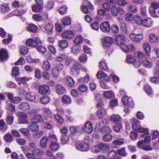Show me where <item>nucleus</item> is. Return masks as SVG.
Wrapping results in <instances>:
<instances>
[{"instance_id": "obj_1", "label": "nucleus", "mask_w": 159, "mask_h": 159, "mask_svg": "<svg viewBox=\"0 0 159 159\" xmlns=\"http://www.w3.org/2000/svg\"><path fill=\"white\" fill-rule=\"evenodd\" d=\"M116 44L120 46L122 50L125 53L132 52L134 51V47L133 44L128 46L125 44V40H116Z\"/></svg>"}, {"instance_id": "obj_2", "label": "nucleus", "mask_w": 159, "mask_h": 159, "mask_svg": "<svg viewBox=\"0 0 159 159\" xmlns=\"http://www.w3.org/2000/svg\"><path fill=\"white\" fill-rule=\"evenodd\" d=\"M132 129L135 131L141 133H146L148 131V129L141 127L139 121L135 118H132Z\"/></svg>"}, {"instance_id": "obj_3", "label": "nucleus", "mask_w": 159, "mask_h": 159, "mask_svg": "<svg viewBox=\"0 0 159 159\" xmlns=\"http://www.w3.org/2000/svg\"><path fill=\"white\" fill-rule=\"evenodd\" d=\"M76 149L82 152H87L90 148L89 144L87 143L83 142L77 144L76 145Z\"/></svg>"}, {"instance_id": "obj_4", "label": "nucleus", "mask_w": 159, "mask_h": 159, "mask_svg": "<svg viewBox=\"0 0 159 159\" xmlns=\"http://www.w3.org/2000/svg\"><path fill=\"white\" fill-rule=\"evenodd\" d=\"M38 92L39 94L42 95L50 94V91L49 86L46 84L40 85L38 88Z\"/></svg>"}, {"instance_id": "obj_5", "label": "nucleus", "mask_w": 159, "mask_h": 159, "mask_svg": "<svg viewBox=\"0 0 159 159\" xmlns=\"http://www.w3.org/2000/svg\"><path fill=\"white\" fill-rule=\"evenodd\" d=\"M93 129L92 123L88 121L85 124V125L82 128L81 127V132H84L90 134L92 132Z\"/></svg>"}, {"instance_id": "obj_6", "label": "nucleus", "mask_w": 159, "mask_h": 159, "mask_svg": "<svg viewBox=\"0 0 159 159\" xmlns=\"http://www.w3.org/2000/svg\"><path fill=\"white\" fill-rule=\"evenodd\" d=\"M47 118H45L44 120L43 118L40 115H35L31 119L32 122L35 123H43L46 122Z\"/></svg>"}, {"instance_id": "obj_7", "label": "nucleus", "mask_w": 159, "mask_h": 159, "mask_svg": "<svg viewBox=\"0 0 159 159\" xmlns=\"http://www.w3.org/2000/svg\"><path fill=\"white\" fill-rule=\"evenodd\" d=\"M123 104L125 106L129 107H133L134 104L131 98H129L127 96L124 97L122 99Z\"/></svg>"}, {"instance_id": "obj_8", "label": "nucleus", "mask_w": 159, "mask_h": 159, "mask_svg": "<svg viewBox=\"0 0 159 159\" xmlns=\"http://www.w3.org/2000/svg\"><path fill=\"white\" fill-rule=\"evenodd\" d=\"M74 43L76 44L74 45L71 48V51L75 54H77L80 51V47L79 45L82 43L83 40H74Z\"/></svg>"}, {"instance_id": "obj_9", "label": "nucleus", "mask_w": 159, "mask_h": 159, "mask_svg": "<svg viewBox=\"0 0 159 159\" xmlns=\"http://www.w3.org/2000/svg\"><path fill=\"white\" fill-rule=\"evenodd\" d=\"M81 65L78 62H76L71 69L70 74L76 76L79 74L80 68Z\"/></svg>"}, {"instance_id": "obj_10", "label": "nucleus", "mask_w": 159, "mask_h": 159, "mask_svg": "<svg viewBox=\"0 0 159 159\" xmlns=\"http://www.w3.org/2000/svg\"><path fill=\"white\" fill-rule=\"evenodd\" d=\"M84 3L85 5L81 6V10L84 13H89V11L87 8V7L89 8L90 9H93V6L87 0H85L84 1Z\"/></svg>"}, {"instance_id": "obj_11", "label": "nucleus", "mask_w": 159, "mask_h": 159, "mask_svg": "<svg viewBox=\"0 0 159 159\" xmlns=\"http://www.w3.org/2000/svg\"><path fill=\"white\" fill-rule=\"evenodd\" d=\"M100 26L101 30L103 32L107 33L110 31L111 27L108 21H105L102 23Z\"/></svg>"}, {"instance_id": "obj_12", "label": "nucleus", "mask_w": 159, "mask_h": 159, "mask_svg": "<svg viewBox=\"0 0 159 159\" xmlns=\"http://www.w3.org/2000/svg\"><path fill=\"white\" fill-rule=\"evenodd\" d=\"M41 43L40 40H26L25 42L27 46L33 47H36Z\"/></svg>"}, {"instance_id": "obj_13", "label": "nucleus", "mask_w": 159, "mask_h": 159, "mask_svg": "<svg viewBox=\"0 0 159 159\" xmlns=\"http://www.w3.org/2000/svg\"><path fill=\"white\" fill-rule=\"evenodd\" d=\"M61 35L64 39H71L74 37V34L73 32L68 30L62 33Z\"/></svg>"}, {"instance_id": "obj_14", "label": "nucleus", "mask_w": 159, "mask_h": 159, "mask_svg": "<svg viewBox=\"0 0 159 159\" xmlns=\"http://www.w3.org/2000/svg\"><path fill=\"white\" fill-rule=\"evenodd\" d=\"M26 99L29 101L36 103V96L33 93H27L25 95Z\"/></svg>"}, {"instance_id": "obj_15", "label": "nucleus", "mask_w": 159, "mask_h": 159, "mask_svg": "<svg viewBox=\"0 0 159 159\" xmlns=\"http://www.w3.org/2000/svg\"><path fill=\"white\" fill-rule=\"evenodd\" d=\"M152 20L150 18H148L143 20L141 25L144 27L150 28L152 26Z\"/></svg>"}, {"instance_id": "obj_16", "label": "nucleus", "mask_w": 159, "mask_h": 159, "mask_svg": "<svg viewBox=\"0 0 159 159\" xmlns=\"http://www.w3.org/2000/svg\"><path fill=\"white\" fill-rule=\"evenodd\" d=\"M129 37L131 40H142L143 38V35L142 34L132 33L129 34Z\"/></svg>"}, {"instance_id": "obj_17", "label": "nucleus", "mask_w": 159, "mask_h": 159, "mask_svg": "<svg viewBox=\"0 0 159 159\" xmlns=\"http://www.w3.org/2000/svg\"><path fill=\"white\" fill-rule=\"evenodd\" d=\"M107 113V110L104 108L98 109L96 113L97 116L100 119H101Z\"/></svg>"}, {"instance_id": "obj_18", "label": "nucleus", "mask_w": 159, "mask_h": 159, "mask_svg": "<svg viewBox=\"0 0 159 159\" xmlns=\"http://www.w3.org/2000/svg\"><path fill=\"white\" fill-rule=\"evenodd\" d=\"M110 119L113 122H118L122 120V117L119 115L113 114L110 116Z\"/></svg>"}, {"instance_id": "obj_19", "label": "nucleus", "mask_w": 159, "mask_h": 159, "mask_svg": "<svg viewBox=\"0 0 159 159\" xmlns=\"http://www.w3.org/2000/svg\"><path fill=\"white\" fill-rule=\"evenodd\" d=\"M38 27L33 24H30L27 27L28 31L34 33L38 31Z\"/></svg>"}, {"instance_id": "obj_20", "label": "nucleus", "mask_w": 159, "mask_h": 159, "mask_svg": "<svg viewBox=\"0 0 159 159\" xmlns=\"http://www.w3.org/2000/svg\"><path fill=\"white\" fill-rule=\"evenodd\" d=\"M54 118L57 123L60 125H61L64 122V118L59 114L55 115L54 116Z\"/></svg>"}, {"instance_id": "obj_21", "label": "nucleus", "mask_w": 159, "mask_h": 159, "mask_svg": "<svg viewBox=\"0 0 159 159\" xmlns=\"http://www.w3.org/2000/svg\"><path fill=\"white\" fill-rule=\"evenodd\" d=\"M66 83L68 86L71 87H74L75 81L73 78L69 76H67L66 77Z\"/></svg>"}, {"instance_id": "obj_22", "label": "nucleus", "mask_w": 159, "mask_h": 159, "mask_svg": "<svg viewBox=\"0 0 159 159\" xmlns=\"http://www.w3.org/2000/svg\"><path fill=\"white\" fill-rule=\"evenodd\" d=\"M62 102L65 104H69L71 103L72 100L70 97L67 95H64L61 99Z\"/></svg>"}, {"instance_id": "obj_23", "label": "nucleus", "mask_w": 159, "mask_h": 159, "mask_svg": "<svg viewBox=\"0 0 159 159\" xmlns=\"http://www.w3.org/2000/svg\"><path fill=\"white\" fill-rule=\"evenodd\" d=\"M56 91L59 94L64 93L66 91V89L62 85H58L56 86Z\"/></svg>"}, {"instance_id": "obj_24", "label": "nucleus", "mask_w": 159, "mask_h": 159, "mask_svg": "<svg viewBox=\"0 0 159 159\" xmlns=\"http://www.w3.org/2000/svg\"><path fill=\"white\" fill-rule=\"evenodd\" d=\"M8 57L7 52L4 49L0 51V60L2 61L7 58Z\"/></svg>"}, {"instance_id": "obj_25", "label": "nucleus", "mask_w": 159, "mask_h": 159, "mask_svg": "<svg viewBox=\"0 0 159 159\" xmlns=\"http://www.w3.org/2000/svg\"><path fill=\"white\" fill-rule=\"evenodd\" d=\"M99 147L100 150L108 152L109 150L110 146L108 144L103 143H101L99 144Z\"/></svg>"}, {"instance_id": "obj_26", "label": "nucleus", "mask_w": 159, "mask_h": 159, "mask_svg": "<svg viewBox=\"0 0 159 159\" xmlns=\"http://www.w3.org/2000/svg\"><path fill=\"white\" fill-rule=\"evenodd\" d=\"M59 144L57 141L51 143L50 145V149L53 151H57L59 149Z\"/></svg>"}, {"instance_id": "obj_27", "label": "nucleus", "mask_w": 159, "mask_h": 159, "mask_svg": "<svg viewBox=\"0 0 159 159\" xmlns=\"http://www.w3.org/2000/svg\"><path fill=\"white\" fill-rule=\"evenodd\" d=\"M103 96L108 99H110L115 97L114 93L110 91H106L103 93Z\"/></svg>"}, {"instance_id": "obj_28", "label": "nucleus", "mask_w": 159, "mask_h": 159, "mask_svg": "<svg viewBox=\"0 0 159 159\" xmlns=\"http://www.w3.org/2000/svg\"><path fill=\"white\" fill-rule=\"evenodd\" d=\"M48 141V139L46 137L43 136V137L40 141V145L42 148H45L46 147Z\"/></svg>"}, {"instance_id": "obj_29", "label": "nucleus", "mask_w": 159, "mask_h": 159, "mask_svg": "<svg viewBox=\"0 0 159 159\" xmlns=\"http://www.w3.org/2000/svg\"><path fill=\"white\" fill-rule=\"evenodd\" d=\"M58 45L61 49H64L67 48L68 43L66 40H60Z\"/></svg>"}, {"instance_id": "obj_30", "label": "nucleus", "mask_w": 159, "mask_h": 159, "mask_svg": "<svg viewBox=\"0 0 159 159\" xmlns=\"http://www.w3.org/2000/svg\"><path fill=\"white\" fill-rule=\"evenodd\" d=\"M19 108L23 111H26L30 108V106L27 102L21 103L19 106Z\"/></svg>"}, {"instance_id": "obj_31", "label": "nucleus", "mask_w": 159, "mask_h": 159, "mask_svg": "<svg viewBox=\"0 0 159 159\" xmlns=\"http://www.w3.org/2000/svg\"><path fill=\"white\" fill-rule=\"evenodd\" d=\"M70 131L72 133H81V127L79 126L71 127L70 129Z\"/></svg>"}, {"instance_id": "obj_32", "label": "nucleus", "mask_w": 159, "mask_h": 159, "mask_svg": "<svg viewBox=\"0 0 159 159\" xmlns=\"http://www.w3.org/2000/svg\"><path fill=\"white\" fill-rule=\"evenodd\" d=\"M32 9L33 11L36 12H39L42 10L43 7L41 5L38 4L37 5L32 6Z\"/></svg>"}, {"instance_id": "obj_33", "label": "nucleus", "mask_w": 159, "mask_h": 159, "mask_svg": "<svg viewBox=\"0 0 159 159\" xmlns=\"http://www.w3.org/2000/svg\"><path fill=\"white\" fill-rule=\"evenodd\" d=\"M28 128L32 131H37L39 129V126L36 123L33 122L28 126Z\"/></svg>"}, {"instance_id": "obj_34", "label": "nucleus", "mask_w": 159, "mask_h": 159, "mask_svg": "<svg viewBox=\"0 0 159 159\" xmlns=\"http://www.w3.org/2000/svg\"><path fill=\"white\" fill-rule=\"evenodd\" d=\"M144 89L146 93L148 95L152 94L153 91L151 87L148 84H146L144 87Z\"/></svg>"}, {"instance_id": "obj_35", "label": "nucleus", "mask_w": 159, "mask_h": 159, "mask_svg": "<svg viewBox=\"0 0 159 159\" xmlns=\"http://www.w3.org/2000/svg\"><path fill=\"white\" fill-rule=\"evenodd\" d=\"M7 126L3 120H0V130L3 132H4L7 129Z\"/></svg>"}, {"instance_id": "obj_36", "label": "nucleus", "mask_w": 159, "mask_h": 159, "mask_svg": "<svg viewBox=\"0 0 159 159\" xmlns=\"http://www.w3.org/2000/svg\"><path fill=\"white\" fill-rule=\"evenodd\" d=\"M143 46L147 55L149 56L151 53V48L149 44L147 43H145Z\"/></svg>"}, {"instance_id": "obj_37", "label": "nucleus", "mask_w": 159, "mask_h": 159, "mask_svg": "<svg viewBox=\"0 0 159 159\" xmlns=\"http://www.w3.org/2000/svg\"><path fill=\"white\" fill-rule=\"evenodd\" d=\"M17 80L19 85L21 84H26L27 81L29 80L28 78L24 77L17 78Z\"/></svg>"}, {"instance_id": "obj_38", "label": "nucleus", "mask_w": 159, "mask_h": 159, "mask_svg": "<svg viewBox=\"0 0 159 159\" xmlns=\"http://www.w3.org/2000/svg\"><path fill=\"white\" fill-rule=\"evenodd\" d=\"M62 21L64 25H70L71 24V19L69 16H65L63 18Z\"/></svg>"}, {"instance_id": "obj_39", "label": "nucleus", "mask_w": 159, "mask_h": 159, "mask_svg": "<svg viewBox=\"0 0 159 159\" xmlns=\"http://www.w3.org/2000/svg\"><path fill=\"white\" fill-rule=\"evenodd\" d=\"M125 142L123 138H120L113 141L112 143L114 146L120 145L123 144Z\"/></svg>"}, {"instance_id": "obj_40", "label": "nucleus", "mask_w": 159, "mask_h": 159, "mask_svg": "<svg viewBox=\"0 0 159 159\" xmlns=\"http://www.w3.org/2000/svg\"><path fill=\"white\" fill-rule=\"evenodd\" d=\"M101 132L102 134H105L106 133H110L112 132V130L111 128L108 126H105L102 128L100 129Z\"/></svg>"}, {"instance_id": "obj_41", "label": "nucleus", "mask_w": 159, "mask_h": 159, "mask_svg": "<svg viewBox=\"0 0 159 159\" xmlns=\"http://www.w3.org/2000/svg\"><path fill=\"white\" fill-rule=\"evenodd\" d=\"M108 123L107 120L106 119L101 120L99 122L96 124L97 127L98 128L107 125Z\"/></svg>"}, {"instance_id": "obj_42", "label": "nucleus", "mask_w": 159, "mask_h": 159, "mask_svg": "<svg viewBox=\"0 0 159 159\" xmlns=\"http://www.w3.org/2000/svg\"><path fill=\"white\" fill-rule=\"evenodd\" d=\"M113 138V136L111 134H107L104 135L102 137L103 140L105 142L111 141Z\"/></svg>"}, {"instance_id": "obj_43", "label": "nucleus", "mask_w": 159, "mask_h": 159, "mask_svg": "<svg viewBox=\"0 0 159 159\" xmlns=\"http://www.w3.org/2000/svg\"><path fill=\"white\" fill-rule=\"evenodd\" d=\"M53 28V25L50 23H48L46 24L44 27V29L48 33H50L52 32Z\"/></svg>"}, {"instance_id": "obj_44", "label": "nucleus", "mask_w": 159, "mask_h": 159, "mask_svg": "<svg viewBox=\"0 0 159 159\" xmlns=\"http://www.w3.org/2000/svg\"><path fill=\"white\" fill-rule=\"evenodd\" d=\"M134 16L132 13L129 12L125 14V19L127 21L132 20L134 19Z\"/></svg>"}, {"instance_id": "obj_45", "label": "nucleus", "mask_w": 159, "mask_h": 159, "mask_svg": "<svg viewBox=\"0 0 159 159\" xmlns=\"http://www.w3.org/2000/svg\"><path fill=\"white\" fill-rule=\"evenodd\" d=\"M142 63L144 66L148 68H150L153 66L152 63L148 60H142Z\"/></svg>"}, {"instance_id": "obj_46", "label": "nucleus", "mask_w": 159, "mask_h": 159, "mask_svg": "<svg viewBox=\"0 0 159 159\" xmlns=\"http://www.w3.org/2000/svg\"><path fill=\"white\" fill-rule=\"evenodd\" d=\"M29 50L27 47L26 46H21L20 48V52L22 55H25L28 52Z\"/></svg>"}, {"instance_id": "obj_47", "label": "nucleus", "mask_w": 159, "mask_h": 159, "mask_svg": "<svg viewBox=\"0 0 159 159\" xmlns=\"http://www.w3.org/2000/svg\"><path fill=\"white\" fill-rule=\"evenodd\" d=\"M44 115L48 118H51L53 116L51 110L48 108H45L44 109Z\"/></svg>"}, {"instance_id": "obj_48", "label": "nucleus", "mask_w": 159, "mask_h": 159, "mask_svg": "<svg viewBox=\"0 0 159 159\" xmlns=\"http://www.w3.org/2000/svg\"><path fill=\"white\" fill-rule=\"evenodd\" d=\"M9 7L6 4H2L0 7V11L2 13H5L9 10Z\"/></svg>"}, {"instance_id": "obj_49", "label": "nucleus", "mask_w": 159, "mask_h": 159, "mask_svg": "<svg viewBox=\"0 0 159 159\" xmlns=\"http://www.w3.org/2000/svg\"><path fill=\"white\" fill-rule=\"evenodd\" d=\"M42 67L45 70H49L51 68V66L49 61L47 60L44 61L43 62Z\"/></svg>"}, {"instance_id": "obj_50", "label": "nucleus", "mask_w": 159, "mask_h": 159, "mask_svg": "<svg viewBox=\"0 0 159 159\" xmlns=\"http://www.w3.org/2000/svg\"><path fill=\"white\" fill-rule=\"evenodd\" d=\"M113 40H102V43L103 48H107L110 46L113 43Z\"/></svg>"}, {"instance_id": "obj_51", "label": "nucleus", "mask_w": 159, "mask_h": 159, "mask_svg": "<svg viewBox=\"0 0 159 159\" xmlns=\"http://www.w3.org/2000/svg\"><path fill=\"white\" fill-rule=\"evenodd\" d=\"M149 11L151 16L153 17L156 18L159 16V15L156 13V10L152 7H149Z\"/></svg>"}, {"instance_id": "obj_52", "label": "nucleus", "mask_w": 159, "mask_h": 159, "mask_svg": "<svg viewBox=\"0 0 159 159\" xmlns=\"http://www.w3.org/2000/svg\"><path fill=\"white\" fill-rule=\"evenodd\" d=\"M7 109L10 112H13L15 111V107L12 103H9L6 107Z\"/></svg>"}, {"instance_id": "obj_53", "label": "nucleus", "mask_w": 159, "mask_h": 159, "mask_svg": "<svg viewBox=\"0 0 159 159\" xmlns=\"http://www.w3.org/2000/svg\"><path fill=\"white\" fill-rule=\"evenodd\" d=\"M128 9L129 11L133 13H136L138 11L137 7L134 5L129 6L128 7Z\"/></svg>"}, {"instance_id": "obj_54", "label": "nucleus", "mask_w": 159, "mask_h": 159, "mask_svg": "<svg viewBox=\"0 0 159 159\" xmlns=\"http://www.w3.org/2000/svg\"><path fill=\"white\" fill-rule=\"evenodd\" d=\"M118 154L123 157H125L127 155L126 152L125 148H122L118 151Z\"/></svg>"}, {"instance_id": "obj_55", "label": "nucleus", "mask_w": 159, "mask_h": 159, "mask_svg": "<svg viewBox=\"0 0 159 159\" xmlns=\"http://www.w3.org/2000/svg\"><path fill=\"white\" fill-rule=\"evenodd\" d=\"M69 137L66 135H62L61 136V142L63 144H66L69 141Z\"/></svg>"}, {"instance_id": "obj_56", "label": "nucleus", "mask_w": 159, "mask_h": 159, "mask_svg": "<svg viewBox=\"0 0 159 159\" xmlns=\"http://www.w3.org/2000/svg\"><path fill=\"white\" fill-rule=\"evenodd\" d=\"M65 64L68 66L73 61V59L71 57H68L67 55H66V57H65Z\"/></svg>"}, {"instance_id": "obj_57", "label": "nucleus", "mask_w": 159, "mask_h": 159, "mask_svg": "<svg viewBox=\"0 0 159 159\" xmlns=\"http://www.w3.org/2000/svg\"><path fill=\"white\" fill-rule=\"evenodd\" d=\"M118 105V100L117 99H113L111 100L109 103V106L111 108L117 106Z\"/></svg>"}, {"instance_id": "obj_58", "label": "nucleus", "mask_w": 159, "mask_h": 159, "mask_svg": "<svg viewBox=\"0 0 159 159\" xmlns=\"http://www.w3.org/2000/svg\"><path fill=\"white\" fill-rule=\"evenodd\" d=\"M33 153L36 156H41L43 154L44 152L43 150L37 149L32 151Z\"/></svg>"}, {"instance_id": "obj_59", "label": "nucleus", "mask_w": 159, "mask_h": 159, "mask_svg": "<svg viewBox=\"0 0 159 159\" xmlns=\"http://www.w3.org/2000/svg\"><path fill=\"white\" fill-rule=\"evenodd\" d=\"M134 19L136 24L139 25H141L143 20L138 15H136L134 16Z\"/></svg>"}, {"instance_id": "obj_60", "label": "nucleus", "mask_w": 159, "mask_h": 159, "mask_svg": "<svg viewBox=\"0 0 159 159\" xmlns=\"http://www.w3.org/2000/svg\"><path fill=\"white\" fill-rule=\"evenodd\" d=\"M111 13L113 16H116L118 14V8L115 6L112 7L111 9Z\"/></svg>"}, {"instance_id": "obj_61", "label": "nucleus", "mask_w": 159, "mask_h": 159, "mask_svg": "<svg viewBox=\"0 0 159 159\" xmlns=\"http://www.w3.org/2000/svg\"><path fill=\"white\" fill-rule=\"evenodd\" d=\"M78 89L80 92L84 93L87 90L88 88L85 85L82 84L79 86Z\"/></svg>"}, {"instance_id": "obj_62", "label": "nucleus", "mask_w": 159, "mask_h": 159, "mask_svg": "<svg viewBox=\"0 0 159 159\" xmlns=\"http://www.w3.org/2000/svg\"><path fill=\"white\" fill-rule=\"evenodd\" d=\"M19 131L21 132L24 135L29 136L30 134V131L27 128H21Z\"/></svg>"}, {"instance_id": "obj_63", "label": "nucleus", "mask_w": 159, "mask_h": 159, "mask_svg": "<svg viewBox=\"0 0 159 159\" xmlns=\"http://www.w3.org/2000/svg\"><path fill=\"white\" fill-rule=\"evenodd\" d=\"M71 95L74 97L77 98L80 95V92L76 89H72L70 92Z\"/></svg>"}, {"instance_id": "obj_64", "label": "nucleus", "mask_w": 159, "mask_h": 159, "mask_svg": "<svg viewBox=\"0 0 159 159\" xmlns=\"http://www.w3.org/2000/svg\"><path fill=\"white\" fill-rule=\"evenodd\" d=\"M4 139L7 142H11L12 141V137L11 134H7L4 136Z\"/></svg>"}]
</instances>
